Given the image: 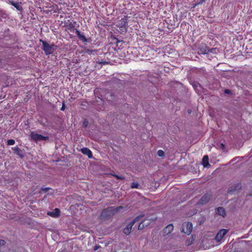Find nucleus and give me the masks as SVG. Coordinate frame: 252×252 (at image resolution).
I'll list each match as a JSON object with an SVG mask.
<instances>
[{
	"instance_id": "f257e3e1",
	"label": "nucleus",
	"mask_w": 252,
	"mask_h": 252,
	"mask_svg": "<svg viewBox=\"0 0 252 252\" xmlns=\"http://www.w3.org/2000/svg\"><path fill=\"white\" fill-rule=\"evenodd\" d=\"M40 42L42 44V49L46 55L53 54L57 49V46L54 44H50L42 39L40 40Z\"/></svg>"
},
{
	"instance_id": "f03ea898",
	"label": "nucleus",
	"mask_w": 252,
	"mask_h": 252,
	"mask_svg": "<svg viewBox=\"0 0 252 252\" xmlns=\"http://www.w3.org/2000/svg\"><path fill=\"white\" fill-rule=\"evenodd\" d=\"M30 136L32 139L35 142H38L41 141H46L49 139L48 136H43L34 131L31 132L30 133Z\"/></svg>"
},
{
	"instance_id": "7ed1b4c3",
	"label": "nucleus",
	"mask_w": 252,
	"mask_h": 252,
	"mask_svg": "<svg viewBox=\"0 0 252 252\" xmlns=\"http://www.w3.org/2000/svg\"><path fill=\"white\" fill-rule=\"evenodd\" d=\"M192 229V223L190 222H185L183 224L182 232L184 233L189 235Z\"/></svg>"
},
{
	"instance_id": "20e7f679",
	"label": "nucleus",
	"mask_w": 252,
	"mask_h": 252,
	"mask_svg": "<svg viewBox=\"0 0 252 252\" xmlns=\"http://www.w3.org/2000/svg\"><path fill=\"white\" fill-rule=\"evenodd\" d=\"M142 218L141 216L138 217L136 218L134 220H132L131 222L128 224L126 227H125L124 229V232L125 234L128 235L130 233L131 229L133 225L135 223L136 221L140 220V218Z\"/></svg>"
},
{
	"instance_id": "39448f33",
	"label": "nucleus",
	"mask_w": 252,
	"mask_h": 252,
	"mask_svg": "<svg viewBox=\"0 0 252 252\" xmlns=\"http://www.w3.org/2000/svg\"><path fill=\"white\" fill-rule=\"evenodd\" d=\"M228 230L225 229H222L220 230L218 233L217 234L215 239L216 240L219 242L221 239L223 238L224 236L227 233Z\"/></svg>"
},
{
	"instance_id": "423d86ee",
	"label": "nucleus",
	"mask_w": 252,
	"mask_h": 252,
	"mask_svg": "<svg viewBox=\"0 0 252 252\" xmlns=\"http://www.w3.org/2000/svg\"><path fill=\"white\" fill-rule=\"evenodd\" d=\"M155 218H151L148 219L147 220H144L143 221L141 222V223L139 224V225L138 226V229H141L144 227V226L145 225L147 226V225H149L150 224V221L154 220H155Z\"/></svg>"
},
{
	"instance_id": "0eeeda50",
	"label": "nucleus",
	"mask_w": 252,
	"mask_h": 252,
	"mask_svg": "<svg viewBox=\"0 0 252 252\" xmlns=\"http://www.w3.org/2000/svg\"><path fill=\"white\" fill-rule=\"evenodd\" d=\"M81 152L89 157V158H93V155L91 151L87 148H84L81 149Z\"/></svg>"
},
{
	"instance_id": "6e6552de",
	"label": "nucleus",
	"mask_w": 252,
	"mask_h": 252,
	"mask_svg": "<svg viewBox=\"0 0 252 252\" xmlns=\"http://www.w3.org/2000/svg\"><path fill=\"white\" fill-rule=\"evenodd\" d=\"M47 214L53 217H57L59 216L60 210L59 209L56 208L53 211L48 212Z\"/></svg>"
},
{
	"instance_id": "1a4fd4ad",
	"label": "nucleus",
	"mask_w": 252,
	"mask_h": 252,
	"mask_svg": "<svg viewBox=\"0 0 252 252\" xmlns=\"http://www.w3.org/2000/svg\"><path fill=\"white\" fill-rule=\"evenodd\" d=\"M127 23V19L126 17L123 18L119 21L117 26L120 28H124L125 27L126 24Z\"/></svg>"
},
{
	"instance_id": "9d476101",
	"label": "nucleus",
	"mask_w": 252,
	"mask_h": 252,
	"mask_svg": "<svg viewBox=\"0 0 252 252\" xmlns=\"http://www.w3.org/2000/svg\"><path fill=\"white\" fill-rule=\"evenodd\" d=\"M210 200V196L208 194H205L203 196L199 201L200 204H204Z\"/></svg>"
},
{
	"instance_id": "9b49d317",
	"label": "nucleus",
	"mask_w": 252,
	"mask_h": 252,
	"mask_svg": "<svg viewBox=\"0 0 252 252\" xmlns=\"http://www.w3.org/2000/svg\"><path fill=\"white\" fill-rule=\"evenodd\" d=\"M217 214L224 217L225 213L224 209L222 207H218L216 209Z\"/></svg>"
},
{
	"instance_id": "f8f14e48",
	"label": "nucleus",
	"mask_w": 252,
	"mask_h": 252,
	"mask_svg": "<svg viewBox=\"0 0 252 252\" xmlns=\"http://www.w3.org/2000/svg\"><path fill=\"white\" fill-rule=\"evenodd\" d=\"M76 34L78 37L79 39L83 42H87V39L86 38L85 36L83 34H82L80 31H76Z\"/></svg>"
},
{
	"instance_id": "ddd939ff",
	"label": "nucleus",
	"mask_w": 252,
	"mask_h": 252,
	"mask_svg": "<svg viewBox=\"0 0 252 252\" xmlns=\"http://www.w3.org/2000/svg\"><path fill=\"white\" fill-rule=\"evenodd\" d=\"M208 160L209 158L208 156H204L202 159V164L204 167H208L210 165Z\"/></svg>"
},
{
	"instance_id": "4468645a",
	"label": "nucleus",
	"mask_w": 252,
	"mask_h": 252,
	"mask_svg": "<svg viewBox=\"0 0 252 252\" xmlns=\"http://www.w3.org/2000/svg\"><path fill=\"white\" fill-rule=\"evenodd\" d=\"M174 226L172 224L168 225L164 229L165 233H169L173 230Z\"/></svg>"
},
{
	"instance_id": "2eb2a0df",
	"label": "nucleus",
	"mask_w": 252,
	"mask_h": 252,
	"mask_svg": "<svg viewBox=\"0 0 252 252\" xmlns=\"http://www.w3.org/2000/svg\"><path fill=\"white\" fill-rule=\"evenodd\" d=\"M11 4L13 5L17 10L20 11L22 10L21 4L19 2H10Z\"/></svg>"
},
{
	"instance_id": "dca6fc26",
	"label": "nucleus",
	"mask_w": 252,
	"mask_h": 252,
	"mask_svg": "<svg viewBox=\"0 0 252 252\" xmlns=\"http://www.w3.org/2000/svg\"><path fill=\"white\" fill-rule=\"evenodd\" d=\"M12 150L14 151L15 153L19 155H20V149L17 146L12 148Z\"/></svg>"
},
{
	"instance_id": "f3484780",
	"label": "nucleus",
	"mask_w": 252,
	"mask_h": 252,
	"mask_svg": "<svg viewBox=\"0 0 252 252\" xmlns=\"http://www.w3.org/2000/svg\"><path fill=\"white\" fill-rule=\"evenodd\" d=\"M15 144V141L13 139H9L7 140V144L8 145H13Z\"/></svg>"
},
{
	"instance_id": "a211bd4d",
	"label": "nucleus",
	"mask_w": 252,
	"mask_h": 252,
	"mask_svg": "<svg viewBox=\"0 0 252 252\" xmlns=\"http://www.w3.org/2000/svg\"><path fill=\"white\" fill-rule=\"evenodd\" d=\"M158 153V156L159 157H162V156H164V152H163L162 150H158V153Z\"/></svg>"
},
{
	"instance_id": "6ab92c4d",
	"label": "nucleus",
	"mask_w": 252,
	"mask_h": 252,
	"mask_svg": "<svg viewBox=\"0 0 252 252\" xmlns=\"http://www.w3.org/2000/svg\"><path fill=\"white\" fill-rule=\"evenodd\" d=\"M138 187V184L136 183H132L131 185L132 188H137Z\"/></svg>"
},
{
	"instance_id": "aec40b11",
	"label": "nucleus",
	"mask_w": 252,
	"mask_h": 252,
	"mask_svg": "<svg viewBox=\"0 0 252 252\" xmlns=\"http://www.w3.org/2000/svg\"><path fill=\"white\" fill-rule=\"evenodd\" d=\"M5 243V242L3 240H0V245H3Z\"/></svg>"
},
{
	"instance_id": "412c9836",
	"label": "nucleus",
	"mask_w": 252,
	"mask_h": 252,
	"mask_svg": "<svg viewBox=\"0 0 252 252\" xmlns=\"http://www.w3.org/2000/svg\"><path fill=\"white\" fill-rule=\"evenodd\" d=\"M64 109H65V105L64 104H63L61 110L62 111H63L64 110Z\"/></svg>"
},
{
	"instance_id": "4be33fe9",
	"label": "nucleus",
	"mask_w": 252,
	"mask_h": 252,
	"mask_svg": "<svg viewBox=\"0 0 252 252\" xmlns=\"http://www.w3.org/2000/svg\"><path fill=\"white\" fill-rule=\"evenodd\" d=\"M107 210H108V211H112V208H108L107 210H106L104 211L103 212V213H105V211H107Z\"/></svg>"
},
{
	"instance_id": "5701e85b",
	"label": "nucleus",
	"mask_w": 252,
	"mask_h": 252,
	"mask_svg": "<svg viewBox=\"0 0 252 252\" xmlns=\"http://www.w3.org/2000/svg\"><path fill=\"white\" fill-rule=\"evenodd\" d=\"M230 90H225V93L226 94H229V93H230Z\"/></svg>"
},
{
	"instance_id": "b1692460",
	"label": "nucleus",
	"mask_w": 252,
	"mask_h": 252,
	"mask_svg": "<svg viewBox=\"0 0 252 252\" xmlns=\"http://www.w3.org/2000/svg\"><path fill=\"white\" fill-rule=\"evenodd\" d=\"M122 208V207L121 206H120L119 207H117L116 209H117V211H119L120 210V209H121Z\"/></svg>"
},
{
	"instance_id": "393cba45",
	"label": "nucleus",
	"mask_w": 252,
	"mask_h": 252,
	"mask_svg": "<svg viewBox=\"0 0 252 252\" xmlns=\"http://www.w3.org/2000/svg\"><path fill=\"white\" fill-rule=\"evenodd\" d=\"M116 177L117 179H123L122 177H119V176H116Z\"/></svg>"
},
{
	"instance_id": "a878e982",
	"label": "nucleus",
	"mask_w": 252,
	"mask_h": 252,
	"mask_svg": "<svg viewBox=\"0 0 252 252\" xmlns=\"http://www.w3.org/2000/svg\"><path fill=\"white\" fill-rule=\"evenodd\" d=\"M221 146L223 149L224 148V145H223V144H221Z\"/></svg>"
},
{
	"instance_id": "bb28decb",
	"label": "nucleus",
	"mask_w": 252,
	"mask_h": 252,
	"mask_svg": "<svg viewBox=\"0 0 252 252\" xmlns=\"http://www.w3.org/2000/svg\"><path fill=\"white\" fill-rule=\"evenodd\" d=\"M84 124L86 126H87V124L85 122H84Z\"/></svg>"
},
{
	"instance_id": "cd10ccee",
	"label": "nucleus",
	"mask_w": 252,
	"mask_h": 252,
	"mask_svg": "<svg viewBox=\"0 0 252 252\" xmlns=\"http://www.w3.org/2000/svg\"><path fill=\"white\" fill-rule=\"evenodd\" d=\"M201 0V2H203L204 1H205L206 0Z\"/></svg>"
}]
</instances>
